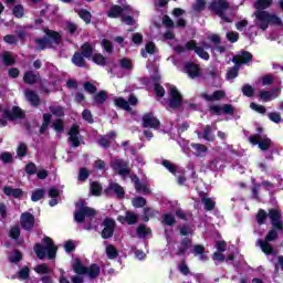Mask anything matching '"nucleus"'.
Listing matches in <instances>:
<instances>
[{
	"label": "nucleus",
	"instance_id": "32",
	"mask_svg": "<svg viewBox=\"0 0 283 283\" xmlns=\"http://www.w3.org/2000/svg\"><path fill=\"white\" fill-rule=\"evenodd\" d=\"M192 253L193 255H199V260H201V262L208 260L207 255H205V247L202 245H195L192 249Z\"/></svg>",
	"mask_w": 283,
	"mask_h": 283
},
{
	"label": "nucleus",
	"instance_id": "8",
	"mask_svg": "<svg viewBox=\"0 0 283 283\" xmlns=\"http://www.w3.org/2000/svg\"><path fill=\"white\" fill-rule=\"evenodd\" d=\"M76 207L77 209L74 212V220L78 223H83L85 218H94V216H96V210L85 206V201H78Z\"/></svg>",
	"mask_w": 283,
	"mask_h": 283
},
{
	"label": "nucleus",
	"instance_id": "59",
	"mask_svg": "<svg viewBox=\"0 0 283 283\" xmlns=\"http://www.w3.org/2000/svg\"><path fill=\"white\" fill-rule=\"evenodd\" d=\"M9 235L13 240H17V238H19V235H21V229L19 228V226L11 228Z\"/></svg>",
	"mask_w": 283,
	"mask_h": 283
},
{
	"label": "nucleus",
	"instance_id": "49",
	"mask_svg": "<svg viewBox=\"0 0 283 283\" xmlns=\"http://www.w3.org/2000/svg\"><path fill=\"white\" fill-rule=\"evenodd\" d=\"M137 233L139 238H145L146 235H149V233H151V230L145 226H139L137 229Z\"/></svg>",
	"mask_w": 283,
	"mask_h": 283
},
{
	"label": "nucleus",
	"instance_id": "54",
	"mask_svg": "<svg viewBox=\"0 0 283 283\" xmlns=\"http://www.w3.org/2000/svg\"><path fill=\"white\" fill-rule=\"evenodd\" d=\"M24 12H25V10L23 9V6H21V4H18L13 8V14L18 19H21V17H23Z\"/></svg>",
	"mask_w": 283,
	"mask_h": 283
},
{
	"label": "nucleus",
	"instance_id": "33",
	"mask_svg": "<svg viewBox=\"0 0 283 283\" xmlns=\"http://www.w3.org/2000/svg\"><path fill=\"white\" fill-rule=\"evenodd\" d=\"M72 63L77 67H85V59H83V54L75 53L72 57Z\"/></svg>",
	"mask_w": 283,
	"mask_h": 283
},
{
	"label": "nucleus",
	"instance_id": "28",
	"mask_svg": "<svg viewBox=\"0 0 283 283\" xmlns=\"http://www.w3.org/2000/svg\"><path fill=\"white\" fill-rule=\"evenodd\" d=\"M114 138H116L115 132H111L108 135L102 137L99 139L101 147H109V144L112 143V140H114Z\"/></svg>",
	"mask_w": 283,
	"mask_h": 283
},
{
	"label": "nucleus",
	"instance_id": "19",
	"mask_svg": "<svg viewBox=\"0 0 283 283\" xmlns=\"http://www.w3.org/2000/svg\"><path fill=\"white\" fill-rule=\"evenodd\" d=\"M21 227L27 231H30L34 227V216L30 212H24L21 216Z\"/></svg>",
	"mask_w": 283,
	"mask_h": 283
},
{
	"label": "nucleus",
	"instance_id": "37",
	"mask_svg": "<svg viewBox=\"0 0 283 283\" xmlns=\"http://www.w3.org/2000/svg\"><path fill=\"white\" fill-rule=\"evenodd\" d=\"M202 205L205 206L206 211H213V209H216V201L211 198H203Z\"/></svg>",
	"mask_w": 283,
	"mask_h": 283
},
{
	"label": "nucleus",
	"instance_id": "48",
	"mask_svg": "<svg viewBox=\"0 0 283 283\" xmlns=\"http://www.w3.org/2000/svg\"><path fill=\"white\" fill-rule=\"evenodd\" d=\"M189 247H191V240L184 239L181 242V245L179 248V254L182 255V253H186L187 249H189Z\"/></svg>",
	"mask_w": 283,
	"mask_h": 283
},
{
	"label": "nucleus",
	"instance_id": "11",
	"mask_svg": "<svg viewBox=\"0 0 283 283\" xmlns=\"http://www.w3.org/2000/svg\"><path fill=\"white\" fill-rule=\"evenodd\" d=\"M249 142L252 145H259V149H262V151H266L271 147V139L260 136V135H253L249 138Z\"/></svg>",
	"mask_w": 283,
	"mask_h": 283
},
{
	"label": "nucleus",
	"instance_id": "26",
	"mask_svg": "<svg viewBox=\"0 0 283 283\" xmlns=\"http://www.w3.org/2000/svg\"><path fill=\"white\" fill-rule=\"evenodd\" d=\"M132 182H134L135 189L138 193H149V188L146 185H142L138 177H132Z\"/></svg>",
	"mask_w": 283,
	"mask_h": 283
},
{
	"label": "nucleus",
	"instance_id": "55",
	"mask_svg": "<svg viewBox=\"0 0 283 283\" xmlns=\"http://www.w3.org/2000/svg\"><path fill=\"white\" fill-rule=\"evenodd\" d=\"M242 92H243L244 96L251 97V96H253V94L255 93V90L252 88L251 85L245 84V85L242 87Z\"/></svg>",
	"mask_w": 283,
	"mask_h": 283
},
{
	"label": "nucleus",
	"instance_id": "22",
	"mask_svg": "<svg viewBox=\"0 0 283 283\" xmlns=\"http://www.w3.org/2000/svg\"><path fill=\"white\" fill-rule=\"evenodd\" d=\"M69 140L73 147L81 145V135L78 134V126L74 125L69 132Z\"/></svg>",
	"mask_w": 283,
	"mask_h": 283
},
{
	"label": "nucleus",
	"instance_id": "21",
	"mask_svg": "<svg viewBox=\"0 0 283 283\" xmlns=\"http://www.w3.org/2000/svg\"><path fill=\"white\" fill-rule=\"evenodd\" d=\"M269 216H270V220H271L272 226L274 227V229H277L279 231H282L283 226H282V221L280 220L282 218V214H280V211L270 210Z\"/></svg>",
	"mask_w": 283,
	"mask_h": 283
},
{
	"label": "nucleus",
	"instance_id": "34",
	"mask_svg": "<svg viewBox=\"0 0 283 283\" xmlns=\"http://www.w3.org/2000/svg\"><path fill=\"white\" fill-rule=\"evenodd\" d=\"M24 83H28L29 85H33V83H36L39 81V75L32 73V72H27L23 76Z\"/></svg>",
	"mask_w": 283,
	"mask_h": 283
},
{
	"label": "nucleus",
	"instance_id": "14",
	"mask_svg": "<svg viewBox=\"0 0 283 283\" xmlns=\"http://www.w3.org/2000/svg\"><path fill=\"white\" fill-rule=\"evenodd\" d=\"M210 112L217 114V116H222V114H233L234 108L231 104H224L223 106L212 105L210 106Z\"/></svg>",
	"mask_w": 283,
	"mask_h": 283
},
{
	"label": "nucleus",
	"instance_id": "41",
	"mask_svg": "<svg viewBox=\"0 0 283 283\" xmlns=\"http://www.w3.org/2000/svg\"><path fill=\"white\" fill-rule=\"evenodd\" d=\"M50 112L53 116H57L59 118L65 116V111L61 106H50Z\"/></svg>",
	"mask_w": 283,
	"mask_h": 283
},
{
	"label": "nucleus",
	"instance_id": "15",
	"mask_svg": "<svg viewBox=\"0 0 283 283\" xmlns=\"http://www.w3.org/2000/svg\"><path fill=\"white\" fill-rule=\"evenodd\" d=\"M129 12H132L129 6H124L123 8L114 6L107 14L111 19H117V17H123V14H129Z\"/></svg>",
	"mask_w": 283,
	"mask_h": 283
},
{
	"label": "nucleus",
	"instance_id": "38",
	"mask_svg": "<svg viewBox=\"0 0 283 283\" xmlns=\"http://www.w3.org/2000/svg\"><path fill=\"white\" fill-rule=\"evenodd\" d=\"M192 149H195L196 156H202L205 153H207V146L201 144H191Z\"/></svg>",
	"mask_w": 283,
	"mask_h": 283
},
{
	"label": "nucleus",
	"instance_id": "2",
	"mask_svg": "<svg viewBox=\"0 0 283 283\" xmlns=\"http://www.w3.org/2000/svg\"><path fill=\"white\" fill-rule=\"evenodd\" d=\"M254 17L255 25L263 32L269 28V24L282 25V19L273 13H270L269 11H255Z\"/></svg>",
	"mask_w": 283,
	"mask_h": 283
},
{
	"label": "nucleus",
	"instance_id": "6",
	"mask_svg": "<svg viewBox=\"0 0 283 283\" xmlns=\"http://www.w3.org/2000/svg\"><path fill=\"white\" fill-rule=\"evenodd\" d=\"M212 10H214L216 14L220 17L226 23L233 22V12H231V7L227 0H219L212 3Z\"/></svg>",
	"mask_w": 283,
	"mask_h": 283
},
{
	"label": "nucleus",
	"instance_id": "25",
	"mask_svg": "<svg viewBox=\"0 0 283 283\" xmlns=\"http://www.w3.org/2000/svg\"><path fill=\"white\" fill-rule=\"evenodd\" d=\"M116 193L117 198H123L125 196V189L120 187L118 184H111L108 188L106 189V193Z\"/></svg>",
	"mask_w": 283,
	"mask_h": 283
},
{
	"label": "nucleus",
	"instance_id": "60",
	"mask_svg": "<svg viewBox=\"0 0 283 283\" xmlns=\"http://www.w3.org/2000/svg\"><path fill=\"white\" fill-rule=\"evenodd\" d=\"M93 63H96V65H105V56H103V54L93 55Z\"/></svg>",
	"mask_w": 283,
	"mask_h": 283
},
{
	"label": "nucleus",
	"instance_id": "16",
	"mask_svg": "<svg viewBox=\"0 0 283 283\" xmlns=\"http://www.w3.org/2000/svg\"><path fill=\"white\" fill-rule=\"evenodd\" d=\"M143 127H149L150 129H158L160 127V120L153 114H146L143 116Z\"/></svg>",
	"mask_w": 283,
	"mask_h": 283
},
{
	"label": "nucleus",
	"instance_id": "1",
	"mask_svg": "<svg viewBox=\"0 0 283 283\" xmlns=\"http://www.w3.org/2000/svg\"><path fill=\"white\" fill-rule=\"evenodd\" d=\"M44 244L36 243L34 247V253L39 258V260H44L48 258L49 260H54L56 258V251L59 248L54 245V242L51 238L45 237L43 239Z\"/></svg>",
	"mask_w": 283,
	"mask_h": 283
},
{
	"label": "nucleus",
	"instance_id": "58",
	"mask_svg": "<svg viewBox=\"0 0 283 283\" xmlns=\"http://www.w3.org/2000/svg\"><path fill=\"white\" fill-rule=\"evenodd\" d=\"M119 65H120V67H123L124 70H132V67H133V65H132V60L126 59V57H124V59H122V60L119 61Z\"/></svg>",
	"mask_w": 283,
	"mask_h": 283
},
{
	"label": "nucleus",
	"instance_id": "62",
	"mask_svg": "<svg viewBox=\"0 0 283 283\" xmlns=\"http://www.w3.org/2000/svg\"><path fill=\"white\" fill-rule=\"evenodd\" d=\"M43 125L41 127V133H43L44 129H48V125H50V120H52L51 114H44L43 115Z\"/></svg>",
	"mask_w": 283,
	"mask_h": 283
},
{
	"label": "nucleus",
	"instance_id": "35",
	"mask_svg": "<svg viewBox=\"0 0 283 283\" xmlns=\"http://www.w3.org/2000/svg\"><path fill=\"white\" fill-rule=\"evenodd\" d=\"M3 191L6 196H12L13 198H20L21 193H23L21 189H14L12 187H4Z\"/></svg>",
	"mask_w": 283,
	"mask_h": 283
},
{
	"label": "nucleus",
	"instance_id": "57",
	"mask_svg": "<svg viewBox=\"0 0 283 283\" xmlns=\"http://www.w3.org/2000/svg\"><path fill=\"white\" fill-rule=\"evenodd\" d=\"M269 217V214H266V211L264 210H259L258 214H256V221L260 224H264V220H266V218Z\"/></svg>",
	"mask_w": 283,
	"mask_h": 283
},
{
	"label": "nucleus",
	"instance_id": "29",
	"mask_svg": "<svg viewBox=\"0 0 283 283\" xmlns=\"http://www.w3.org/2000/svg\"><path fill=\"white\" fill-rule=\"evenodd\" d=\"M272 4H273V0H256V2L254 3V8L258 11H262V10H266V8H271Z\"/></svg>",
	"mask_w": 283,
	"mask_h": 283
},
{
	"label": "nucleus",
	"instance_id": "17",
	"mask_svg": "<svg viewBox=\"0 0 283 283\" xmlns=\"http://www.w3.org/2000/svg\"><path fill=\"white\" fill-rule=\"evenodd\" d=\"M185 74H188L189 78H198L202 73L200 72V66L195 63H187L184 67Z\"/></svg>",
	"mask_w": 283,
	"mask_h": 283
},
{
	"label": "nucleus",
	"instance_id": "39",
	"mask_svg": "<svg viewBox=\"0 0 283 283\" xmlns=\"http://www.w3.org/2000/svg\"><path fill=\"white\" fill-rule=\"evenodd\" d=\"M105 101H107V93L105 91H102L94 96V102L97 105H103Z\"/></svg>",
	"mask_w": 283,
	"mask_h": 283
},
{
	"label": "nucleus",
	"instance_id": "30",
	"mask_svg": "<svg viewBox=\"0 0 283 283\" xmlns=\"http://www.w3.org/2000/svg\"><path fill=\"white\" fill-rule=\"evenodd\" d=\"M94 54V46L90 43H84L82 45V56L85 59H91V56Z\"/></svg>",
	"mask_w": 283,
	"mask_h": 283
},
{
	"label": "nucleus",
	"instance_id": "63",
	"mask_svg": "<svg viewBox=\"0 0 283 283\" xmlns=\"http://www.w3.org/2000/svg\"><path fill=\"white\" fill-rule=\"evenodd\" d=\"M25 172L29 174L30 176L36 174V165H34V164H32V163H31V164H28V165L25 166Z\"/></svg>",
	"mask_w": 283,
	"mask_h": 283
},
{
	"label": "nucleus",
	"instance_id": "18",
	"mask_svg": "<svg viewBox=\"0 0 283 283\" xmlns=\"http://www.w3.org/2000/svg\"><path fill=\"white\" fill-rule=\"evenodd\" d=\"M281 90L279 87L273 88L272 91H260L259 96L261 101L269 103L270 101H275L280 96Z\"/></svg>",
	"mask_w": 283,
	"mask_h": 283
},
{
	"label": "nucleus",
	"instance_id": "45",
	"mask_svg": "<svg viewBox=\"0 0 283 283\" xmlns=\"http://www.w3.org/2000/svg\"><path fill=\"white\" fill-rule=\"evenodd\" d=\"M44 191L43 189H36L32 192V196H31V200L32 202H39V200H41L44 196Z\"/></svg>",
	"mask_w": 283,
	"mask_h": 283
},
{
	"label": "nucleus",
	"instance_id": "50",
	"mask_svg": "<svg viewBox=\"0 0 283 283\" xmlns=\"http://www.w3.org/2000/svg\"><path fill=\"white\" fill-rule=\"evenodd\" d=\"M226 36L230 43H237L238 39H240V34L235 31L228 32Z\"/></svg>",
	"mask_w": 283,
	"mask_h": 283
},
{
	"label": "nucleus",
	"instance_id": "64",
	"mask_svg": "<svg viewBox=\"0 0 283 283\" xmlns=\"http://www.w3.org/2000/svg\"><path fill=\"white\" fill-rule=\"evenodd\" d=\"M53 129L55 132H62L63 130V119H56L53 122Z\"/></svg>",
	"mask_w": 283,
	"mask_h": 283
},
{
	"label": "nucleus",
	"instance_id": "40",
	"mask_svg": "<svg viewBox=\"0 0 283 283\" xmlns=\"http://www.w3.org/2000/svg\"><path fill=\"white\" fill-rule=\"evenodd\" d=\"M163 223L168 227H174V224H176V218L171 213H166L163 216Z\"/></svg>",
	"mask_w": 283,
	"mask_h": 283
},
{
	"label": "nucleus",
	"instance_id": "23",
	"mask_svg": "<svg viewBox=\"0 0 283 283\" xmlns=\"http://www.w3.org/2000/svg\"><path fill=\"white\" fill-rule=\"evenodd\" d=\"M4 117L9 120H14V118H23V111L19 107H13L11 111H3Z\"/></svg>",
	"mask_w": 283,
	"mask_h": 283
},
{
	"label": "nucleus",
	"instance_id": "20",
	"mask_svg": "<svg viewBox=\"0 0 283 283\" xmlns=\"http://www.w3.org/2000/svg\"><path fill=\"white\" fill-rule=\"evenodd\" d=\"M113 168L118 171L119 176H127L129 174V168L127 167V163L120 160V159H115L112 163Z\"/></svg>",
	"mask_w": 283,
	"mask_h": 283
},
{
	"label": "nucleus",
	"instance_id": "52",
	"mask_svg": "<svg viewBox=\"0 0 283 283\" xmlns=\"http://www.w3.org/2000/svg\"><path fill=\"white\" fill-rule=\"evenodd\" d=\"M138 220V216L134 212H127L126 213V223L127 224H136V221Z\"/></svg>",
	"mask_w": 283,
	"mask_h": 283
},
{
	"label": "nucleus",
	"instance_id": "9",
	"mask_svg": "<svg viewBox=\"0 0 283 283\" xmlns=\"http://www.w3.org/2000/svg\"><path fill=\"white\" fill-rule=\"evenodd\" d=\"M73 270L78 275H85L86 273L88 277H98V275H101V268L98 265L93 264L87 269L83 266V264L78 259H75V262L73 264Z\"/></svg>",
	"mask_w": 283,
	"mask_h": 283
},
{
	"label": "nucleus",
	"instance_id": "53",
	"mask_svg": "<svg viewBox=\"0 0 283 283\" xmlns=\"http://www.w3.org/2000/svg\"><path fill=\"white\" fill-rule=\"evenodd\" d=\"M147 201L143 197H136L133 199V206L136 207L137 209L140 207H145Z\"/></svg>",
	"mask_w": 283,
	"mask_h": 283
},
{
	"label": "nucleus",
	"instance_id": "12",
	"mask_svg": "<svg viewBox=\"0 0 283 283\" xmlns=\"http://www.w3.org/2000/svg\"><path fill=\"white\" fill-rule=\"evenodd\" d=\"M114 103H115L116 107H120L122 109L129 112L132 109V107H129V105H138V98H136V96H134V95H130V97L127 102L123 97H117V98H115Z\"/></svg>",
	"mask_w": 283,
	"mask_h": 283
},
{
	"label": "nucleus",
	"instance_id": "56",
	"mask_svg": "<svg viewBox=\"0 0 283 283\" xmlns=\"http://www.w3.org/2000/svg\"><path fill=\"white\" fill-rule=\"evenodd\" d=\"M102 46L104 48L105 52H107L108 54H112V52L114 51V46H112V42H109L106 39L102 40Z\"/></svg>",
	"mask_w": 283,
	"mask_h": 283
},
{
	"label": "nucleus",
	"instance_id": "51",
	"mask_svg": "<svg viewBox=\"0 0 283 283\" xmlns=\"http://www.w3.org/2000/svg\"><path fill=\"white\" fill-rule=\"evenodd\" d=\"M101 191H103V188L98 185V182L91 184V192L93 196H101Z\"/></svg>",
	"mask_w": 283,
	"mask_h": 283
},
{
	"label": "nucleus",
	"instance_id": "3",
	"mask_svg": "<svg viewBox=\"0 0 283 283\" xmlns=\"http://www.w3.org/2000/svg\"><path fill=\"white\" fill-rule=\"evenodd\" d=\"M201 45L202 46H198L196 41L190 40L185 44V46H175L174 50L177 52V54H182V52H191V50H193L200 56V59H203V61H209V53L206 52V50H209L211 46L207 42H202Z\"/></svg>",
	"mask_w": 283,
	"mask_h": 283
},
{
	"label": "nucleus",
	"instance_id": "10",
	"mask_svg": "<svg viewBox=\"0 0 283 283\" xmlns=\"http://www.w3.org/2000/svg\"><path fill=\"white\" fill-rule=\"evenodd\" d=\"M181 103H182V95L180 94L178 88H176V86H171L170 87V98L168 101L169 107H171L172 109H176V108L180 107Z\"/></svg>",
	"mask_w": 283,
	"mask_h": 283
},
{
	"label": "nucleus",
	"instance_id": "24",
	"mask_svg": "<svg viewBox=\"0 0 283 283\" xmlns=\"http://www.w3.org/2000/svg\"><path fill=\"white\" fill-rule=\"evenodd\" d=\"M227 96V93L224 91H216L212 95H209L207 93H202L201 97L206 101H222Z\"/></svg>",
	"mask_w": 283,
	"mask_h": 283
},
{
	"label": "nucleus",
	"instance_id": "36",
	"mask_svg": "<svg viewBox=\"0 0 283 283\" xmlns=\"http://www.w3.org/2000/svg\"><path fill=\"white\" fill-rule=\"evenodd\" d=\"M199 138H203L205 140H213V134L211 133V126H206L203 133L200 135L198 134Z\"/></svg>",
	"mask_w": 283,
	"mask_h": 283
},
{
	"label": "nucleus",
	"instance_id": "4",
	"mask_svg": "<svg viewBox=\"0 0 283 283\" xmlns=\"http://www.w3.org/2000/svg\"><path fill=\"white\" fill-rule=\"evenodd\" d=\"M253 55L247 51H242L241 53L237 54L232 62L234 63V66L230 69L227 73L228 81H231V78H238V72L240 70L241 65H244L252 61Z\"/></svg>",
	"mask_w": 283,
	"mask_h": 283
},
{
	"label": "nucleus",
	"instance_id": "46",
	"mask_svg": "<svg viewBox=\"0 0 283 283\" xmlns=\"http://www.w3.org/2000/svg\"><path fill=\"white\" fill-rule=\"evenodd\" d=\"M17 154L20 158H24V156H28V145H25L24 143H21L18 146Z\"/></svg>",
	"mask_w": 283,
	"mask_h": 283
},
{
	"label": "nucleus",
	"instance_id": "61",
	"mask_svg": "<svg viewBox=\"0 0 283 283\" xmlns=\"http://www.w3.org/2000/svg\"><path fill=\"white\" fill-rule=\"evenodd\" d=\"M82 117L87 123H94V117L92 116V112H90V109H84L82 113Z\"/></svg>",
	"mask_w": 283,
	"mask_h": 283
},
{
	"label": "nucleus",
	"instance_id": "13",
	"mask_svg": "<svg viewBox=\"0 0 283 283\" xmlns=\"http://www.w3.org/2000/svg\"><path fill=\"white\" fill-rule=\"evenodd\" d=\"M103 227L104 229L102 230V238H104V240L112 238V235H114V229L116 227V222L114 221V219H105L103 222Z\"/></svg>",
	"mask_w": 283,
	"mask_h": 283
},
{
	"label": "nucleus",
	"instance_id": "31",
	"mask_svg": "<svg viewBox=\"0 0 283 283\" xmlns=\"http://www.w3.org/2000/svg\"><path fill=\"white\" fill-rule=\"evenodd\" d=\"M105 251L108 260H116V258H118V250L113 244L106 245Z\"/></svg>",
	"mask_w": 283,
	"mask_h": 283
},
{
	"label": "nucleus",
	"instance_id": "7",
	"mask_svg": "<svg viewBox=\"0 0 283 283\" xmlns=\"http://www.w3.org/2000/svg\"><path fill=\"white\" fill-rule=\"evenodd\" d=\"M274 240H277V230L272 229L266 233L264 241L259 239L256 242L263 253H265V255H273L275 253V250L273 249V245H271V243L269 242H273Z\"/></svg>",
	"mask_w": 283,
	"mask_h": 283
},
{
	"label": "nucleus",
	"instance_id": "44",
	"mask_svg": "<svg viewBox=\"0 0 283 283\" xmlns=\"http://www.w3.org/2000/svg\"><path fill=\"white\" fill-rule=\"evenodd\" d=\"M35 273H39L40 275H45L50 273V268L48 264L43 263L34 268Z\"/></svg>",
	"mask_w": 283,
	"mask_h": 283
},
{
	"label": "nucleus",
	"instance_id": "27",
	"mask_svg": "<svg viewBox=\"0 0 283 283\" xmlns=\"http://www.w3.org/2000/svg\"><path fill=\"white\" fill-rule=\"evenodd\" d=\"M24 96L27 98V101H29V103H31V105H39L40 99H39V95L36 93H34V91H25L24 92Z\"/></svg>",
	"mask_w": 283,
	"mask_h": 283
},
{
	"label": "nucleus",
	"instance_id": "43",
	"mask_svg": "<svg viewBox=\"0 0 283 283\" xmlns=\"http://www.w3.org/2000/svg\"><path fill=\"white\" fill-rule=\"evenodd\" d=\"M77 14L80 19H83V21H85V23H90L92 21V13H90V11L87 10H80Z\"/></svg>",
	"mask_w": 283,
	"mask_h": 283
},
{
	"label": "nucleus",
	"instance_id": "5",
	"mask_svg": "<svg viewBox=\"0 0 283 283\" xmlns=\"http://www.w3.org/2000/svg\"><path fill=\"white\" fill-rule=\"evenodd\" d=\"M44 33L48 38L35 39V48L38 50H45L48 48H52L53 45H59L61 41V34H59V32L44 29Z\"/></svg>",
	"mask_w": 283,
	"mask_h": 283
},
{
	"label": "nucleus",
	"instance_id": "47",
	"mask_svg": "<svg viewBox=\"0 0 283 283\" xmlns=\"http://www.w3.org/2000/svg\"><path fill=\"white\" fill-rule=\"evenodd\" d=\"M155 52H156V44H154V42H150L146 44V52L143 51L142 55L144 57H147V54H154Z\"/></svg>",
	"mask_w": 283,
	"mask_h": 283
},
{
	"label": "nucleus",
	"instance_id": "42",
	"mask_svg": "<svg viewBox=\"0 0 283 283\" xmlns=\"http://www.w3.org/2000/svg\"><path fill=\"white\" fill-rule=\"evenodd\" d=\"M2 61L4 65H14V56H12V53L4 52L2 55Z\"/></svg>",
	"mask_w": 283,
	"mask_h": 283
}]
</instances>
